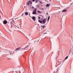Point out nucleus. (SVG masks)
I'll return each instance as SVG.
<instances>
[{
  "label": "nucleus",
  "instance_id": "obj_1",
  "mask_svg": "<svg viewBox=\"0 0 73 73\" xmlns=\"http://www.w3.org/2000/svg\"><path fill=\"white\" fill-rule=\"evenodd\" d=\"M30 4H32V2L31 1H29L27 3H26V4L27 5H29Z\"/></svg>",
  "mask_w": 73,
  "mask_h": 73
},
{
  "label": "nucleus",
  "instance_id": "obj_2",
  "mask_svg": "<svg viewBox=\"0 0 73 73\" xmlns=\"http://www.w3.org/2000/svg\"><path fill=\"white\" fill-rule=\"evenodd\" d=\"M42 23H43V24H45V23H46V19L45 18H44V19L42 20Z\"/></svg>",
  "mask_w": 73,
  "mask_h": 73
},
{
  "label": "nucleus",
  "instance_id": "obj_3",
  "mask_svg": "<svg viewBox=\"0 0 73 73\" xmlns=\"http://www.w3.org/2000/svg\"><path fill=\"white\" fill-rule=\"evenodd\" d=\"M3 23L4 24H7L8 23V22L6 20H4L3 21Z\"/></svg>",
  "mask_w": 73,
  "mask_h": 73
},
{
  "label": "nucleus",
  "instance_id": "obj_4",
  "mask_svg": "<svg viewBox=\"0 0 73 73\" xmlns=\"http://www.w3.org/2000/svg\"><path fill=\"white\" fill-rule=\"evenodd\" d=\"M21 47H19L16 48L15 50V51H16V50H19V49H21Z\"/></svg>",
  "mask_w": 73,
  "mask_h": 73
},
{
  "label": "nucleus",
  "instance_id": "obj_5",
  "mask_svg": "<svg viewBox=\"0 0 73 73\" xmlns=\"http://www.w3.org/2000/svg\"><path fill=\"white\" fill-rule=\"evenodd\" d=\"M67 11V9H64L62 11V12H66Z\"/></svg>",
  "mask_w": 73,
  "mask_h": 73
},
{
  "label": "nucleus",
  "instance_id": "obj_6",
  "mask_svg": "<svg viewBox=\"0 0 73 73\" xmlns=\"http://www.w3.org/2000/svg\"><path fill=\"white\" fill-rule=\"evenodd\" d=\"M32 19L33 20H34V21H35V20H36V17L33 16L32 17Z\"/></svg>",
  "mask_w": 73,
  "mask_h": 73
},
{
  "label": "nucleus",
  "instance_id": "obj_7",
  "mask_svg": "<svg viewBox=\"0 0 73 73\" xmlns=\"http://www.w3.org/2000/svg\"><path fill=\"white\" fill-rule=\"evenodd\" d=\"M38 22L40 23H41V24H42V20L41 21L40 20L38 21Z\"/></svg>",
  "mask_w": 73,
  "mask_h": 73
},
{
  "label": "nucleus",
  "instance_id": "obj_8",
  "mask_svg": "<svg viewBox=\"0 0 73 73\" xmlns=\"http://www.w3.org/2000/svg\"><path fill=\"white\" fill-rule=\"evenodd\" d=\"M49 19H50V16H49L48 17V22H49Z\"/></svg>",
  "mask_w": 73,
  "mask_h": 73
},
{
  "label": "nucleus",
  "instance_id": "obj_9",
  "mask_svg": "<svg viewBox=\"0 0 73 73\" xmlns=\"http://www.w3.org/2000/svg\"><path fill=\"white\" fill-rule=\"evenodd\" d=\"M32 13L33 15H36V12L35 11H33Z\"/></svg>",
  "mask_w": 73,
  "mask_h": 73
},
{
  "label": "nucleus",
  "instance_id": "obj_10",
  "mask_svg": "<svg viewBox=\"0 0 73 73\" xmlns=\"http://www.w3.org/2000/svg\"><path fill=\"white\" fill-rule=\"evenodd\" d=\"M41 27H42L43 28H45V25H44L42 26L41 25Z\"/></svg>",
  "mask_w": 73,
  "mask_h": 73
},
{
  "label": "nucleus",
  "instance_id": "obj_11",
  "mask_svg": "<svg viewBox=\"0 0 73 73\" xmlns=\"http://www.w3.org/2000/svg\"><path fill=\"white\" fill-rule=\"evenodd\" d=\"M37 10V8H36L33 11L34 12H36V11Z\"/></svg>",
  "mask_w": 73,
  "mask_h": 73
},
{
  "label": "nucleus",
  "instance_id": "obj_12",
  "mask_svg": "<svg viewBox=\"0 0 73 73\" xmlns=\"http://www.w3.org/2000/svg\"><path fill=\"white\" fill-rule=\"evenodd\" d=\"M25 14L26 15H28V13H27V12H26L25 13Z\"/></svg>",
  "mask_w": 73,
  "mask_h": 73
},
{
  "label": "nucleus",
  "instance_id": "obj_13",
  "mask_svg": "<svg viewBox=\"0 0 73 73\" xmlns=\"http://www.w3.org/2000/svg\"><path fill=\"white\" fill-rule=\"evenodd\" d=\"M37 12L38 13H41V12L40 11H37Z\"/></svg>",
  "mask_w": 73,
  "mask_h": 73
},
{
  "label": "nucleus",
  "instance_id": "obj_14",
  "mask_svg": "<svg viewBox=\"0 0 73 73\" xmlns=\"http://www.w3.org/2000/svg\"><path fill=\"white\" fill-rule=\"evenodd\" d=\"M46 6L47 7H49V4H47L46 5Z\"/></svg>",
  "mask_w": 73,
  "mask_h": 73
},
{
  "label": "nucleus",
  "instance_id": "obj_15",
  "mask_svg": "<svg viewBox=\"0 0 73 73\" xmlns=\"http://www.w3.org/2000/svg\"><path fill=\"white\" fill-rule=\"evenodd\" d=\"M35 1V3H37L38 2V1L37 0H36Z\"/></svg>",
  "mask_w": 73,
  "mask_h": 73
},
{
  "label": "nucleus",
  "instance_id": "obj_16",
  "mask_svg": "<svg viewBox=\"0 0 73 73\" xmlns=\"http://www.w3.org/2000/svg\"><path fill=\"white\" fill-rule=\"evenodd\" d=\"M69 7H68L66 8H65V9H69Z\"/></svg>",
  "mask_w": 73,
  "mask_h": 73
},
{
  "label": "nucleus",
  "instance_id": "obj_17",
  "mask_svg": "<svg viewBox=\"0 0 73 73\" xmlns=\"http://www.w3.org/2000/svg\"><path fill=\"white\" fill-rule=\"evenodd\" d=\"M36 8H38L39 7V6L38 5H36Z\"/></svg>",
  "mask_w": 73,
  "mask_h": 73
},
{
  "label": "nucleus",
  "instance_id": "obj_18",
  "mask_svg": "<svg viewBox=\"0 0 73 73\" xmlns=\"http://www.w3.org/2000/svg\"><path fill=\"white\" fill-rule=\"evenodd\" d=\"M68 58V56H67V57H66L65 58V60H66V59H67V58Z\"/></svg>",
  "mask_w": 73,
  "mask_h": 73
},
{
  "label": "nucleus",
  "instance_id": "obj_19",
  "mask_svg": "<svg viewBox=\"0 0 73 73\" xmlns=\"http://www.w3.org/2000/svg\"><path fill=\"white\" fill-rule=\"evenodd\" d=\"M39 3H40V4H42V1H40Z\"/></svg>",
  "mask_w": 73,
  "mask_h": 73
},
{
  "label": "nucleus",
  "instance_id": "obj_20",
  "mask_svg": "<svg viewBox=\"0 0 73 73\" xmlns=\"http://www.w3.org/2000/svg\"><path fill=\"white\" fill-rule=\"evenodd\" d=\"M32 1H33V2H34V1H35V0H32Z\"/></svg>",
  "mask_w": 73,
  "mask_h": 73
},
{
  "label": "nucleus",
  "instance_id": "obj_21",
  "mask_svg": "<svg viewBox=\"0 0 73 73\" xmlns=\"http://www.w3.org/2000/svg\"><path fill=\"white\" fill-rule=\"evenodd\" d=\"M12 23H13V21H12L11 22V23L12 24Z\"/></svg>",
  "mask_w": 73,
  "mask_h": 73
},
{
  "label": "nucleus",
  "instance_id": "obj_22",
  "mask_svg": "<svg viewBox=\"0 0 73 73\" xmlns=\"http://www.w3.org/2000/svg\"><path fill=\"white\" fill-rule=\"evenodd\" d=\"M39 19H41V17H40V16H39Z\"/></svg>",
  "mask_w": 73,
  "mask_h": 73
},
{
  "label": "nucleus",
  "instance_id": "obj_23",
  "mask_svg": "<svg viewBox=\"0 0 73 73\" xmlns=\"http://www.w3.org/2000/svg\"><path fill=\"white\" fill-rule=\"evenodd\" d=\"M46 15H48V13H46Z\"/></svg>",
  "mask_w": 73,
  "mask_h": 73
},
{
  "label": "nucleus",
  "instance_id": "obj_24",
  "mask_svg": "<svg viewBox=\"0 0 73 73\" xmlns=\"http://www.w3.org/2000/svg\"><path fill=\"white\" fill-rule=\"evenodd\" d=\"M44 8H43L42 9V10H44Z\"/></svg>",
  "mask_w": 73,
  "mask_h": 73
},
{
  "label": "nucleus",
  "instance_id": "obj_25",
  "mask_svg": "<svg viewBox=\"0 0 73 73\" xmlns=\"http://www.w3.org/2000/svg\"><path fill=\"white\" fill-rule=\"evenodd\" d=\"M56 73V72L55 71H54L53 72V73Z\"/></svg>",
  "mask_w": 73,
  "mask_h": 73
},
{
  "label": "nucleus",
  "instance_id": "obj_26",
  "mask_svg": "<svg viewBox=\"0 0 73 73\" xmlns=\"http://www.w3.org/2000/svg\"><path fill=\"white\" fill-rule=\"evenodd\" d=\"M64 61H65V59H64Z\"/></svg>",
  "mask_w": 73,
  "mask_h": 73
},
{
  "label": "nucleus",
  "instance_id": "obj_27",
  "mask_svg": "<svg viewBox=\"0 0 73 73\" xmlns=\"http://www.w3.org/2000/svg\"><path fill=\"white\" fill-rule=\"evenodd\" d=\"M32 8H34V7H32Z\"/></svg>",
  "mask_w": 73,
  "mask_h": 73
},
{
  "label": "nucleus",
  "instance_id": "obj_28",
  "mask_svg": "<svg viewBox=\"0 0 73 73\" xmlns=\"http://www.w3.org/2000/svg\"><path fill=\"white\" fill-rule=\"evenodd\" d=\"M64 61H65L64 60L63 61V62H64Z\"/></svg>",
  "mask_w": 73,
  "mask_h": 73
},
{
  "label": "nucleus",
  "instance_id": "obj_29",
  "mask_svg": "<svg viewBox=\"0 0 73 73\" xmlns=\"http://www.w3.org/2000/svg\"><path fill=\"white\" fill-rule=\"evenodd\" d=\"M59 62H60L59 61H58V63H59Z\"/></svg>",
  "mask_w": 73,
  "mask_h": 73
},
{
  "label": "nucleus",
  "instance_id": "obj_30",
  "mask_svg": "<svg viewBox=\"0 0 73 73\" xmlns=\"http://www.w3.org/2000/svg\"><path fill=\"white\" fill-rule=\"evenodd\" d=\"M23 14H22V16H23Z\"/></svg>",
  "mask_w": 73,
  "mask_h": 73
},
{
  "label": "nucleus",
  "instance_id": "obj_31",
  "mask_svg": "<svg viewBox=\"0 0 73 73\" xmlns=\"http://www.w3.org/2000/svg\"><path fill=\"white\" fill-rule=\"evenodd\" d=\"M29 36H30V34H29Z\"/></svg>",
  "mask_w": 73,
  "mask_h": 73
},
{
  "label": "nucleus",
  "instance_id": "obj_32",
  "mask_svg": "<svg viewBox=\"0 0 73 73\" xmlns=\"http://www.w3.org/2000/svg\"><path fill=\"white\" fill-rule=\"evenodd\" d=\"M40 16H41V15H40Z\"/></svg>",
  "mask_w": 73,
  "mask_h": 73
}]
</instances>
